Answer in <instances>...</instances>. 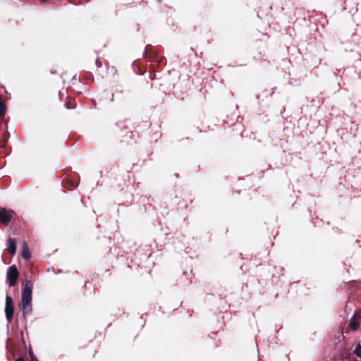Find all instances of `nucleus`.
Wrapping results in <instances>:
<instances>
[{"label":"nucleus","mask_w":361,"mask_h":361,"mask_svg":"<svg viewBox=\"0 0 361 361\" xmlns=\"http://www.w3.org/2000/svg\"><path fill=\"white\" fill-rule=\"evenodd\" d=\"M115 96H116V94L115 93H114V94H112L111 98V102H113V101L114 100V97H115Z\"/></svg>","instance_id":"15"},{"label":"nucleus","mask_w":361,"mask_h":361,"mask_svg":"<svg viewBox=\"0 0 361 361\" xmlns=\"http://www.w3.org/2000/svg\"><path fill=\"white\" fill-rule=\"evenodd\" d=\"M15 361H24V360H23V358L22 357H20V356L19 357H18L17 359H16V360H15Z\"/></svg>","instance_id":"14"},{"label":"nucleus","mask_w":361,"mask_h":361,"mask_svg":"<svg viewBox=\"0 0 361 361\" xmlns=\"http://www.w3.org/2000/svg\"><path fill=\"white\" fill-rule=\"evenodd\" d=\"M14 214H16V213L12 209H8L6 208L1 209L0 222L5 226L8 225Z\"/></svg>","instance_id":"3"},{"label":"nucleus","mask_w":361,"mask_h":361,"mask_svg":"<svg viewBox=\"0 0 361 361\" xmlns=\"http://www.w3.org/2000/svg\"><path fill=\"white\" fill-rule=\"evenodd\" d=\"M95 64H96L97 68H101L102 66V61H99L98 59L95 60Z\"/></svg>","instance_id":"12"},{"label":"nucleus","mask_w":361,"mask_h":361,"mask_svg":"<svg viewBox=\"0 0 361 361\" xmlns=\"http://www.w3.org/2000/svg\"><path fill=\"white\" fill-rule=\"evenodd\" d=\"M276 87H273V88L271 89V91H272L271 94L274 93V92H275V90H276Z\"/></svg>","instance_id":"16"},{"label":"nucleus","mask_w":361,"mask_h":361,"mask_svg":"<svg viewBox=\"0 0 361 361\" xmlns=\"http://www.w3.org/2000/svg\"><path fill=\"white\" fill-rule=\"evenodd\" d=\"M157 1L159 3H160V2H161V0H157Z\"/></svg>","instance_id":"19"},{"label":"nucleus","mask_w":361,"mask_h":361,"mask_svg":"<svg viewBox=\"0 0 361 361\" xmlns=\"http://www.w3.org/2000/svg\"><path fill=\"white\" fill-rule=\"evenodd\" d=\"M51 73H56V71H51Z\"/></svg>","instance_id":"18"},{"label":"nucleus","mask_w":361,"mask_h":361,"mask_svg":"<svg viewBox=\"0 0 361 361\" xmlns=\"http://www.w3.org/2000/svg\"><path fill=\"white\" fill-rule=\"evenodd\" d=\"M361 317L358 314H354L353 317L351 318L350 322H349V326L353 331L357 330L359 327V324L357 322L356 319H360Z\"/></svg>","instance_id":"7"},{"label":"nucleus","mask_w":361,"mask_h":361,"mask_svg":"<svg viewBox=\"0 0 361 361\" xmlns=\"http://www.w3.org/2000/svg\"><path fill=\"white\" fill-rule=\"evenodd\" d=\"M10 305H13V298L8 295V292L6 291L5 306H8Z\"/></svg>","instance_id":"10"},{"label":"nucleus","mask_w":361,"mask_h":361,"mask_svg":"<svg viewBox=\"0 0 361 361\" xmlns=\"http://www.w3.org/2000/svg\"><path fill=\"white\" fill-rule=\"evenodd\" d=\"M33 283L31 281H27L23 283L21 294V311L23 316L30 314L32 312V293Z\"/></svg>","instance_id":"1"},{"label":"nucleus","mask_w":361,"mask_h":361,"mask_svg":"<svg viewBox=\"0 0 361 361\" xmlns=\"http://www.w3.org/2000/svg\"><path fill=\"white\" fill-rule=\"evenodd\" d=\"M29 353L31 357V359L30 361H39L38 359L33 355L32 351H30Z\"/></svg>","instance_id":"11"},{"label":"nucleus","mask_w":361,"mask_h":361,"mask_svg":"<svg viewBox=\"0 0 361 361\" xmlns=\"http://www.w3.org/2000/svg\"><path fill=\"white\" fill-rule=\"evenodd\" d=\"M143 54L145 55L146 56L151 58V59H155V58H157L158 54L156 51H154L152 49V47L150 44H147L145 47Z\"/></svg>","instance_id":"6"},{"label":"nucleus","mask_w":361,"mask_h":361,"mask_svg":"<svg viewBox=\"0 0 361 361\" xmlns=\"http://www.w3.org/2000/svg\"><path fill=\"white\" fill-rule=\"evenodd\" d=\"M353 353L358 357H360L361 359V344L358 343L354 350H353Z\"/></svg>","instance_id":"9"},{"label":"nucleus","mask_w":361,"mask_h":361,"mask_svg":"<svg viewBox=\"0 0 361 361\" xmlns=\"http://www.w3.org/2000/svg\"><path fill=\"white\" fill-rule=\"evenodd\" d=\"M21 255L25 259H30L31 258V253L30 252L28 245L26 242L23 243V247Z\"/></svg>","instance_id":"8"},{"label":"nucleus","mask_w":361,"mask_h":361,"mask_svg":"<svg viewBox=\"0 0 361 361\" xmlns=\"http://www.w3.org/2000/svg\"><path fill=\"white\" fill-rule=\"evenodd\" d=\"M6 277L8 281L9 286L16 285L17 279L19 277V271L16 264H13L8 268Z\"/></svg>","instance_id":"2"},{"label":"nucleus","mask_w":361,"mask_h":361,"mask_svg":"<svg viewBox=\"0 0 361 361\" xmlns=\"http://www.w3.org/2000/svg\"><path fill=\"white\" fill-rule=\"evenodd\" d=\"M7 250L11 255H13L16 252V240L15 238L9 237L7 240Z\"/></svg>","instance_id":"5"},{"label":"nucleus","mask_w":361,"mask_h":361,"mask_svg":"<svg viewBox=\"0 0 361 361\" xmlns=\"http://www.w3.org/2000/svg\"><path fill=\"white\" fill-rule=\"evenodd\" d=\"M124 91L123 90H116L114 93L116 94V97H118L119 94H121Z\"/></svg>","instance_id":"13"},{"label":"nucleus","mask_w":361,"mask_h":361,"mask_svg":"<svg viewBox=\"0 0 361 361\" xmlns=\"http://www.w3.org/2000/svg\"><path fill=\"white\" fill-rule=\"evenodd\" d=\"M65 105H66V108H67V109H72V107H70V106H69V105H68V104H67V103H66V104H65Z\"/></svg>","instance_id":"17"},{"label":"nucleus","mask_w":361,"mask_h":361,"mask_svg":"<svg viewBox=\"0 0 361 361\" xmlns=\"http://www.w3.org/2000/svg\"><path fill=\"white\" fill-rule=\"evenodd\" d=\"M14 314V305H10L5 306V315L8 322L7 328L8 329L9 324H11Z\"/></svg>","instance_id":"4"}]
</instances>
